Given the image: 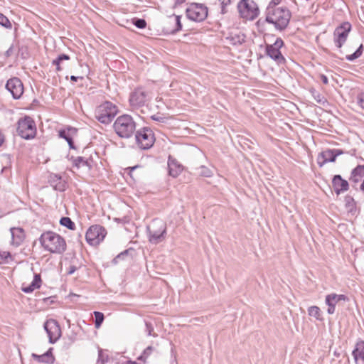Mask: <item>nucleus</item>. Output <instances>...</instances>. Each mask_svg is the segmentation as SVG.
<instances>
[{"label":"nucleus","instance_id":"37","mask_svg":"<svg viewBox=\"0 0 364 364\" xmlns=\"http://www.w3.org/2000/svg\"><path fill=\"white\" fill-rule=\"evenodd\" d=\"M132 23L138 28L143 29L146 26V22L143 18H134L132 19Z\"/></svg>","mask_w":364,"mask_h":364},{"label":"nucleus","instance_id":"18","mask_svg":"<svg viewBox=\"0 0 364 364\" xmlns=\"http://www.w3.org/2000/svg\"><path fill=\"white\" fill-rule=\"evenodd\" d=\"M168 173L176 178L183 170V166L174 158L169 156L168 160Z\"/></svg>","mask_w":364,"mask_h":364},{"label":"nucleus","instance_id":"36","mask_svg":"<svg viewBox=\"0 0 364 364\" xmlns=\"http://www.w3.org/2000/svg\"><path fill=\"white\" fill-rule=\"evenodd\" d=\"M0 25L6 28H11L12 24L6 16L0 13Z\"/></svg>","mask_w":364,"mask_h":364},{"label":"nucleus","instance_id":"29","mask_svg":"<svg viewBox=\"0 0 364 364\" xmlns=\"http://www.w3.org/2000/svg\"><path fill=\"white\" fill-rule=\"evenodd\" d=\"M348 297L344 294H331L326 296V301H331L335 305L340 301H346Z\"/></svg>","mask_w":364,"mask_h":364},{"label":"nucleus","instance_id":"25","mask_svg":"<svg viewBox=\"0 0 364 364\" xmlns=\"http://www.w3.org/2000/svg\"><path fill=\"white\" fill-rule=\"evenodd\" d=\"M73 166L80 168L82 166H87L90 169L92 166V160L91 159H85L83 156H77L73 159Z\"/></svg>","mask_w":364,"mask_h":364},{"label":"nucleus","instance_id":"17","mask_svg":"<svg viewBox=\"0 0 364 364\" xmlns=\"http://www.w3.org/2000/svg\"><path fill=\"white\" fill-rule=\"evenodd\" d=\"M10 232L11 234V245L18 247L24 241L26 238V233L22 228H11Z\"/></svg>","mask_w":364,"mask_h":364},{"label":"nucleus","instance_id":"23","mask_svg":"<svg viewBox=\"0 0 364 364\" xmlns=\"http://www.w3.org/2000/svg\"><path fill=\"white\" fill-rule=\"evenodd\" d=\"M363 177H364V165H358L352 170L349 180L357 183Z\"/></svg>","mask_w":364,"mask_h":364},{"label":"nucleus","instance_id":"51","mask_svg":"<svg viewBox=\"0 0 364 364\" xmlns=\"http://www.w3.org/2000/svg\"><path fill=\"white\" fill-rule=\"evenodd\" d=\"M68 145H69V147L70 149H75V146L74 145V142H73V138H69V140L67 141Z\"/></svg>","mask_w":364,"mask_h":364},{"label":"nucleus","instance_id":"32","mask_svg":"<svg viewBox=\"0 0 364 364\" xmlns=\"http://www.w3.org/2000/svg\"><path fill=\"white\" fill-rule=\"evenodd\" d=\"M60 224L71 230L75 228V223L68 217H62L60 220Z\"/></svg>","mask_w":364,"mask_h":364},{"label":"nucleus","instance_id":"31","mask_svg":"<svg viewBox=\"0 0 364 364\" xmlns=\"http://www.w3.org/2000/svg\"><path fill=\"white\" fill-rule=\"evenodd\" d=\"M310 92L314 100L319 104L324 105L326 102H327L326 99L318 92H317L314 88H311L310 90Z\"/></svg>","mask_w":364,"mask_h":364},{"label":"nucleus","instance_id":"33","mask_svg":"<svg viewBox=\"0 0 364 364\" xmlns=\"http://www.w3.org/2000/svg\"><path fill=\"white\" fill-rule=\"evenodd\" d=\"M154 348L152 346H148L144 351L143 353H141V355H139L138 358H137V360H139V361H141L143 362L144 363H145L146 362V360L148 359V358L151 355V354L152 353V352L154 351Z\"/></svg>","mask_w":364,"mask_h":364},{"label":"nucleus","instance_id":"6","mask_svg":"<svg viewBox=\"0 0 364 364\" xmlns=\"http://www.w3.org/2000/svg\"><path fill=\"white\" fill-rule=\"evenodd\" d=\"M237 9L240 17L245 21H254L260 13L257 4L253 0H240Z\"/></svg>","mask_w":364,"mask_h":364},{"label":"nucleus","instance_id":"45","mask_svg":"<svg viewBox=\"0 0 364 364\" xmlns=\"http://www.w3.org/2000/svg\"><path fill=\"white\" fill-rule=\"evenodd\" d=\"M358 102L359 105L364 109V92L361 93L358 97Z\"/></svg>","mask_w":364,"mask_h":364},{"label":"nucleus","instance_id":"54","mask_svg":"<svg viewBox=\"0 0 364 364\" xmlns=\"http://www.w3.org/2000/svg\"><path fill=\"white\" fill-rule=\"evenodd\" d=\"M52 350L53 348H50L48 349V350L47 352H46L45 353H48V356L50 357V358H54V356L52 354Z\"/></svg>","mask_w":364,"mask_h":364},{"label":"nucleus","instance_id":"35","mask_svg":"<svg viewBox=\"0 0 364 364\" xmlns=\"http://www.w3.org/2000/svg\"><path fill=\"white\" fill-rule=\"evenodd\" d=\"M95 326L97 328H100L104 321V314L100 311H95Z\"/></svg>","mask_w":364,"mask_h":364},{"label":"nucleus","instance_id":"2","mask_svg":"<svg viewBox=\"0 0 364 364\" xmlns=\"http://www.w3.org/2000/svg\"><path fill=\"white\" fill-rule=\"evenodd\" d=\"M39 241L43 249L50 253L60 255L66 250L67 245L65 239L54 232H43Z\"/></svg>","mask_w":364,"mask_h":364},{"label":"nucleus","instance_id":"10","mask_svg":"<svg viewBox=\"0 0 364 364\" xmlns=\"http://www.w3.org/2000/svg\"><path fill=\"white\" fill-rule=\"evenodd\" d=\"M107 235L106 229L100 225H92L87 231L85 238L91 245H97Z\"/></svg>","mask_w":364,"mask_h":364},{"label":"nucleus","instance_id":"28","mask_svg":"<svg viewBox=\"0 0 364 364\" xmlns=\"http://www.w3.org/2000/svg\"><path fill=\"white\" fill-rule=\"evenodd\" d=\"M32 357L40 363H45L48 364H52L55 361V358H50L48 356V353H44L43 355H37L36 353L32 354Z\"/></svg>","mask_w":364,"mask_h":364},{"label":"nucleus","instance_id":"48","mask_svg":"<svg viewBox=\"0 0 364 364\" xmlns=\"http://www.w3.org/2000/svg\"><path fill=\"white\" fill-rule=\"evenodd\" d=\"M332 151H333V154L335 155L336 158L344 153V151L342 149H332Z\"/></svg>","mask_w":364,"mask_h":364},{"label":"nucleus","instance_id":"39","mask_svg":"<svg viewBox=\"0 0 364 364\" xmlns=\"http://www.w3.org/2000/svg\"><path fill=\"white\" fill-rule=\"evenodd\" d=\"M132 250V249L126 250L121 253H119L118 255H117L112 260V262L114 264H117L119 259H124L125 257H127L129 252V251Z\"/></svg>","mask_w":364,"mask_h":364},{"label":"nucleus","instance_id":"13","mask_svg":"<svg viewBox=\"0 0 364 364\" xmlns=\"http://www.w3.org/2000/svg\"><path fill=\"white\" fill-rule=\"evenodd\" d=\"M149 99L150 97L147 92L141 88H138L130 94L129 103L132 107L138 108L144 106Z\"/></svg>","mask_w":364,"mask_h":364},{"label":"nucleus","instance_id":"30","mask_svg":"<svg viewBox=\"0 0 364 364\" xmlns=\"http://www.w3.org/2000/svg\"><path fill=\"white\" fill-rule=\"evenodd\" d=\"M308 314L310 316L314 317L317 320H322L321 311L320 309L316 306H310L308 309Z\"/></svg>","mask_w":364,"mask_h":364},{"label":"nucleus","instance_id":"26","mask_svg":"<svg viewBox=\"0 0 364 364\" xmlns=\"http://www.w3.org/2000/svg\"><path fill=\"white\" fill-rule=\"evenodd\" d=\"M77 129L74 127H68L66 129H61L58 132V135L60 138H63L68 141L69 138H73V136L76 135Z\"/></svg>","mask_w":364,"mask_h":364},{"label":"nucleus","instance_id":"52","mask_svg":"<svg viewBox=\"0 0 364 364\" xmlns=\"http://www.w3.org/2000/svg\"><path fill=\"white\" fill-rule=\"evenodd\" d=\"M84 78V76H75L72 75L70 77V80L73 82H77L78 79L82 80Z\"/></svg>","mask_w":364,"mask_h":364},{"label":"nucleus","instance_id":"61","mask_svg":"<svg viewBox=\"0 0 364 364\" xmlns=\"http://www.w3.org/2000/svg\"><path fill=\"white\" fill-rule=\"evenodd\" d=\"M85 68L87 70H89V68L87 65H85Z\"/></svg>","mask_w":364,"mask_h":364},{"label":"nucleus","instance_id":"47","mask_svg":"<svg viewBox=\"0 0 364 364\" xmlns=\"http://www.w3.org/2000/svg\"><path fill=\"white\" fill-rule=\"evenodd\" d=\"M55 298L54 296H50L47 298L43 299V301L46 304H51L55 302Z\"/></svg>","mask_w":364,"mask_h":364},{"label":"nucleus","instance_id":"50","mask_svg":"<svg viewBox=\"0 0 364 364\" xmlns=\"http://www.w3.org/2000/svg\"><path fill=\"white\" fill-rule=\"evenodd\" d=\"M146 328H147L148 335L151 336V331H153V327H152L151 324H150L149 323H146Z\"/></svg>","mask_w":364,"mask_h":364},{"label":"nucleus","instance_id":"16","mask_svg":"<svg viewBox=\"0 0 364 364\" xmlns=\"http://www.w3.org/2000/svg\"><path fill=\"white\" fill-rule=\"evenodd\" d=\"M332 186L337 195L348 191L349 188L348 182L346 180L343 179L341 175H335L333 176L332 179Z\"/></svg>","mask_w":364,"mask_h":364},{"label":"nucleus","instance_id":"42","mask_svg":"<svg viewBox=\"0 0 364 364\" xmlns=\"http://www.w3.org/2000/svg\"><path fill=\"white\" fill-rule=\"evenodd\" d=\"M221 3V14H225L228 12L226 6L230 4L231 0H219Z\"/></svg>","mask_w":364,"mask_h":364},{"label":"nucleus","instance_id":"53","mask_svg":"<svg viewBox=\"0 0 364 364\" xmlns=\"http://www.w3.org/2000/svg\"><path fill=\"white\" fill-rule=\"evenodd\" d=\"M76 269H77V268L75 266H73V265L70 266L69 267L68 274H73L76 271Z\"/></svg>","mask_w":364,"mask_h":364},{"label":"nucleus","instance_id":"8","mask_svg":"<svg viewBox=\"0 0 364 364\" xmlns=\"http://www.w3.org/2000/svg\"><path fill=\"white\" fill-rule=\"evenodd\" d=\"M135 139L138 146L141 149H150L155 142L152 129L144 127L135 132Z\"/></svg>","mask_w":364,"mask_h":364},{"label":"nucleus","instance_id":"56","mask_svg":"<svg viewBox=\"0 0 364 364\" xmlns=\"http://www.w3.org/2000/svg\"><path fill=\"white\" fill-rule=\"evenodd\" d=\"M186 0H176L175 5H181Z\"/></svg>","mask_w":364,"mask_h":364},{"label":"nucleus","instance_id":"4","mask_svg":"<svg viewBox=\"0 0 364 364\" xmlns=\"http://www.w3.org/2000/svg\"><path fill=\"white\" fill-rule=\"evenodd\" d=\"M149 241L157 245L166 239V224L160 219H154L147 226Z\"/></svg>","mask_w":364,"mask_h":364},{"label":"nucleus","instance_id":"27","mask_svg":"<svg viewBox=\"0 0 364 364\" xmlns=\"http://www.w3.org/2000/svg\"><path fill=\"white\" fill-rule=\"evenodd\" d=\"M70 59V55L67 54H60L55 59L52 61V65L55 66L57 72H60L63 70L61 64L64 60H69Z\"/></svg>","mask_w":364,"mask_h":364},{"label":"nucleus","instance_id":"38","mask_svg":"<svg viewBox=\"0 0 364 364\" xmlns=\"http://www.w3.org/2000/svg\"><path fill=\"white\" fill-rule=\"evenodd\" d=\"M345 203H346V207L348 208V210L349 211H352L355 207V203H354L353 198L350 196H346L345 197Z\"/></svg>","mask_w":364,"mask_h":364},{"label":"nucleus","instance_id":"14","mask_svg":"<svg viewBox=\"0 0 364 364\" xmlns=\"http://www.w3.org/2000/svg\"><path fill=\"white\" fill-rule=\"evenodd\" d=\"M44 328L50 343H55L61 336L60 327L57 321L49 319L44 323Z\"/></svg>","mask_w":364,"mask_h":364},{"label":"nucleus","instance_id":"3","mask_svg":"<svg viewBox=\"0 0 364 364\" xmlns=\"http://www.w3.org/2000/svg\"><path fill=\"white\" fill-rule=\"evenodd\" d=\"M113 127L119 137L129 139L135 133L136 123L131 115L124 114L117 118Z\"/></svg>","mask_w":364,"mask_h":364},{"label":"nucleus","instance_id":"46","mask_svg":"<svg viewBox=\"0 0 364 364\" xmlns=\"http://www.w3.org/2000/svg\"><path fill=\"white\" fill-rule=\"evenodd\" d=\"M282 0H272L267 6H271L272 8H278L277 6L281 2Z\"/></svg>","mask_w":364,"mask_h":364},{"label":"nucleus","instance_id":"24","mask_svg":"<svg viewBox=\"0 0 364 364\" xmlns=\"http://www.w3.org/2000/svg\"><path fill=\"white\" fill-rule=\"evenodd\" d=\"M352 355L355 363L358 360H361L364 363V341H359L356 343Z\"/></svg>","mask_w":364,"mask_h":364},{"label":"nucleus","instance_id":"43","mask_svg":"<svg viewBox=\"0 0 364 364\" xmlns=\"http://www.w3.org/2000/svg\"><path fill=\"white\" fill-rule=\"evenodd\" d=\"M199 170L200 171L199 172V174L205 177H209L211 175V171L208 168L205 167L204 166H201L199 168Z\"/></svg>","mask_w":364,"mask_h":364},{"label":"nucleus","instance_id":"34","mask_svg":"<svg viewBox=\"0 0 364 364\" xmlns=\"http://www.w3.org/2000/svg\"><path fill=\"white\" fill-rule=\"evenodd\" d=\"M363 52V44H360V46L358 48V49L351 55H346V60L349 61H353L355 59L360 57Z\"/></svg>","mask_w":364,"mask_h":364},{"label":"nucleus","instance_id":"40","mask_svg":"<svg viewBox=\"0 0 364 364\" xmlns=\"http://www.w3.org/2000/svg\"><path fill=\"white\" fill-rule=\"evenodd\" d=\"M9 252H0V264L8 262V259H11Z\"/></svg>","mask_w":364,"mask_h":364},{"label":"nucleus","instance_id":"58","mask_svg":"<svg viewBox=\"0 0 364 364\" xmlns=\"http://www.w3.org/2000/svg\"><path fill=\"white\" fill-rule=\"evenodd\" d=\"M360 191L363 193L364 194V180L363 181L362 183L360 184Z\"/></svg>","mask_w":364,"mask_h":364},{"label":"nucleus","instance_id":"5","mask_svg":"<svg viewBox=\"0 0 364 364\" xmlns=\"http://www.w3.org/2000/svg\"><path fill=\"white\" fill-rule=\"evenodd\" d=\"M118 112L117 107L109 101H105L95 109V118L102 124L111 123Z\"/></svg>","mask_w":364,"mask_h":364},{"label":"nucleus","instance_id":"1","mask_svg":"<svg viewBox=\"0 0 364 364\" xmlns=\"http://www.w3.org/2000/svg\"><path fill=\"white\" fill-rule=\"evenodd\" d=\"M265 16L267 23L273 24L276 30L282 31L288 26L291 14L286 7L272 8L267 6Z\"/></svg>","mask_w":364,"mask_h":364},{"label":"nucleus","instance_id":"44","mask_svg":"<svg viewBox=\"0 0 364 364\" xmlns=\"http://www.w3.org/2000/svg\"><path fill=\"white\" fill-rule=\"evenodd\" d=\"M326 304L328 305L327 312L329 314H333L335 312V304L331 301H326Z\"/></svg>","mask_w":364,"mask_h":364},{"label":"nucleus","instance_id":"55","mask_svg":"<svg viewBox=\"0 0 364 364\" xmlns=\"http://www.w3.org/2000/svg\"><path fill=\"white\" fill-rule=\"evenodd\" d=\"M4 141V136L3 134L0 132V146L3 144Z\"/></svg>","mask_w":364,"mask_h":364},{"label":"nucleus","instance_id":"22","mask_svg":"<svg viewBox=\"0 0 364 364\" xmlns=\"http://www.w3.org/2000/svg\"><path fill=\"white\" fill-rule=\"evenodd\" d=\"M41 277L39 274H34L33 282L28 286H23L21 290L25 293H31L35 289L40 288L41 285Z\"/></svg>","mask_w":364,"mask_h":364},{"label":"nucleus","instance_id":"20","mask_svg":"<svg viewBox=\"0 0 364 364\" xmlns=\"http://www.w3.org/2000/svg\"><path fill=\"white\" fill-rule=\"evenodd\" d=\"M168 24L171 26L167 27V32L174 34L182 29V24L181 22V16L173 15L169 16Z\"/></svg>","mask_w":364,"mask_h":364},{"label":"nucleus","instance_id":"19","mask_svg":"<svg viewBox=\"0 0 364 364\" xmlns=\"http://www.w3.org/2000/svg\"><path fill=\"white\" fill-rule=\"evenodd\" d=\"M48 181L50 186L55 190L63 192L66 189V182L58 174L52 173L49 176Z\"/></svg>","mask_w":364,"mask_h":364},{"label":"nucleus","instance_id":"9","mask_svg":"<svg viewBox=\"0 0 364 364\" xmlns=\"http://www.w3.org/2000/svg\"><path fill=\"white\" fill-rule=\"evenodd\" d=\"M284 45L283 40L281 38H277L273 44H267L265 47L266 55L279 65L284 64L286 62L285 58L280 51V48Z\"/></svg>","mask_w":364,"mask_h":364},{"label":"nucleus","instance_id":"49","mask_svg":"<svg viewBox=\"0 0 364 364\" xmlns=\"http://www.w3.org/2000/svg\"><path fill=\"white\" fill-rule=\"evenodd\" d=\"M320 78L324 85L328 84V79L325 75H321Z\"/></svg>","mask_w":364,"mask_h":364},{"label":"nucleus","instance_id":"12","mask_svg":"<svg viewBox=\"0 0 364 364\" xmlns=\"http://www.w3.org/2000/svg\"><path fill=\"white\" fill-rule=\"evenodd\" d=\"M351 30V24L349 22H343L337 27L334 31V43L336 47L341 48L347 40L349 32Z\"/></svg>","mask_w":364,"mask_h":364},{"label":"nucleus","instance_id":"57","mask_svg":"<svg viewBox=\"0 0 364 364\" xmlns=\"http://www.w3.org/2000/svg\"><path fill=\"white\" fill-rule=\"evenodd\" d=\"M151 118L155 121H161V119H162L161 117H156L155 115L152 116Z\"/></svg>","mask_w":364,"mask_h":364},{"label":"nucleus","instance_id":"11","mask_svg":"<svg viewBox=\"0 0 364 364\" xmlns=\"http://www.w3.org/2000/svg\"><path fill=\"white\" fill-rule=\"evenodd\" d=\"M186 16L193 21H203L208 16V8L203 4H192L186 11Z\"/></svg>","mask_w":364,"mask_h":364},{"label":"nucleus","instance_id":"21","mask_svg":"<svg viewBox=\"0 0 364 364\" xmlns=\"http://www.w3.org/2000/svg\"><path fill=\"white\" fill-rule=\"evenodd\" d=\"M336 157L332 149H326L321 152L317 157L318 165L321 167L327 162H335Z\"/></svg>","mask_w":364,"mask_h":364},{"label":"nucleus","instance_id":"15","mask_svg":"<svg viewBox=\"0 0 364 364\" xmlns=\"http://www.w3.org/2000/svg\"><path fill=\"white\" fill-rule=\"evenodd\" d=\"M6 89L11 94L14 99H19L23 93V85L21 80L14 77L7 80Z\"/></svg>","mask_w":364,"mask_h":364},{"label":"nucleus","instance_id":"7","mask_svg":"<svg viewBox=\"0 0 364 364\" xmlns=\"http://www.w3.org/2000/svg\"><path fill=\"white\" fill-rule=\"evenodd\" d=\"M36 131V123L31 117L25 116L18 120L16 132L21 138L27 140L33 139Z\"/></svg>","mask_w":364,"mask_h":364},{"label":"nucleus","instance_id":"60","mask_svg":"<svg viewBox=\"0 0 364 364\" xmlns=\"http://www.w3.org/2000/svg\"><path fill=\"white\" fill-rule=\"evenodd\" d=\"M334 355L337 357H338L340 355V353H337L336 351L334 352Z\"/></svg>","mask_w":364,"mask_h":364},{"label":"nucleus","instance_id":"41","mask_svg":"<svg viewBox=\"0 0 364 364\" xmlns=\"http://www.w3.org/2000/svg\"><path fill=\"white\" fill-rule=\"evenodd\" d=\"M108 360L107 355L105 356L104 353H102V350H99L98 353V359H97V363L98 364H105Z\"/></svg>","mask_w":364,"mask_h":364},{"label":"nucleus","instance_id":"59","mask_svg":"<svg viewBox=\"0 0 364 364\" xmlns=\"http://www.w3.org/2000/svg\"><path fill=\"white\" fill-rule=\"evenodd\" d=\"M244 41H245V40H244V38H242L241 40H240V39H238L237 43H239L240 44H242V42H244Z\"/></svg>","mask_w":364,"mask_h":364}]
</instances>
